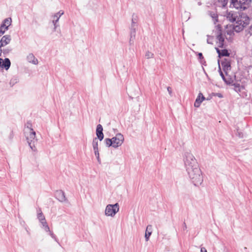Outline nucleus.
<instances>
[{"instance_id":"1","label":"nucleus","mask_w":252,"mask_h":252,"mask_svg":"<svg viewBox=\"0 0 252 252\" xmlns=\"http://www.w3.org/2000/svg\"><path fill=\"white\" fill-rule=\"evenodd\" d=\"M184 162L186 171L192 183L195 186L201 185L203 182V177L194 157L191 153L186 152Z\"/></svg>"},{"instance_id":"2","label":"nucleus","mask_w":252,"mask_h":252,"mask_svg":"<svg viewBox=\"0 0 252 252\" xmlns=\"http://www.w3.org/2000/svg\"><path fill=\"white\" fill-rule=\"evenodd\" d=\"M230 6L241 10L248 8L251 4L252 0H230ZM228 0H218L219 6L224 7L227 4Z\"/></svg>"},{"instance_id":"3","label":"nucleus","mask_w":252,"mask_h":252,"mask_svg":"<svg viewBox=\"0 0 252 252\" xmlns=\"http://www.w3.org/2000/svg\"><path fill=\"white\" fill-rule=\"evenodd\" d=\"M124 141V136L120 133H117L115 137L111 139L106 138L104 140L105 143L108 147L112 146L115 148H117L121 146Z\"/></svg>"},{"instance_id":"4","label":"nucleus","mask_w":252,"mask_h":252,"mask_svg":"<svg viewBox=\"0 0 252 252\" xmlns=\"http://www.w3.org/2000/svg\"><path fill=\"white\" fill-rule=\"evenodd\" d=\"M225 16L226 19L230 22H235L239 25H242V20L240 19V14L239 13L233 11H227Z\"/></svg>"},{"instance_id":"5","label":"nucleus","mask_w":252,"mask_h":252,"mask_svg":"<svg viewBox=\"0 0 252 252\" xmlns=\"http://www.w3.org/2000/svg\"><path fill=\"white\" fill-rule=\"evenodd\" d=\"M119 211V205L118 203L115 204H108L105 208V214L107 216L114 217Z\"/></svg>"},{"instance_id":"6","label":"nucleus","mask_w":252,"mask_h":252,"mask_svg":"<svg viewBox=\"0 0 252 252\" xmlns=\"http://www.w3.org/2000/svg\"><path fill=\"white\" fill-rule=\"evenodd\" d=\"M11 22L12 20L11 18H6L2 21L0 26V36L3 34L6 31L8 30Z\"/></svg>"},{"instance_id":"7","label":"nucleus","mask_w":252,"mask_h":252,"mask_svg":"<svg viewBox=\"0 0 252 252\" xmlns=\"http://www.w3.org/2000/svg\"><path fill=\"white\" fill-rule=\"evenodd\" d=\"M217 39L219 41V47L220 48H223L224 42V37L222 34L221 28L219 26H218V34L217 35Z\"/></svg>"},{"instance_id":"8","label":"nucleus","mask_w":252,"mask_h":252,"mask_svg":"<svg viewBox=\"0 0 252 252\" xmlns=\"http://www.w3.org/2000/svg\"><path fill=\"white\" fill-rule=\"evenodd\" d=\"M55 196L60 202H64L66 200L65 193L62 190H57L55 192Z\"/></svg>"},{"instance_id":"9","label":"nucleus","mask_w":252,"mask_h":252,"mask_svg":"<svg viewBox=\"0 0 252 252\" xmlns=\"http://www.w3.org/2000/svg\"><path fill=\"white\" fill-rule=\"evenodd\" d=\"M11 40L10 35H5L2 37L0 40V47H2L8 44Z\"/></svg>"},{"instance_id":"10","label":"nucleus","mask_w":252,"mask_h":252,"mask_svg":"<svg viewBox=\"0 0 252 252\" xmlns=\"http://www.w3.org/2000/svg\"><path fill=\"white\" fill-rule=\"evenodd\" d=\"M96 135L97 138L100 141H102L104 138V134L103 133V127L100 124H98L96 126Z\"/></svg>"},{"instance_id":"11","label":"nucleus","mask_w":252,"mask_h":252,"mask_svg":"<svg viewBox=\"0 0 252 252\" xmlns=\"http://www.w3.org/2000/svg\"><path fill=\"white\" fill-rule=\"evenodd\" d=\"M26 133H27V135L26 136L28 143H29L30 141L34 143L35 140H36L35 139V132L33 130Z\"/></svg>"},{"instance_id":"12","label":"nucleus","mask_w":252,"mask_h":252,"mask_svg":"<svg viewBox=\"0 0 252 252\" xmlns=\"http://www.w3.org/2000/svg\"><path fill=\"white\" fill-rule=\"evenodd\" d=\"M205 97L204 96L203 94L201 93H199L198 95L196 98V100L194 103V106L195 107H199L201 103V102L205 100Z\"/></svg>"},{"instance_id":"13","label":"nucleus","mask_w":252,"mask_h":252,"mask_svg":"<svg viewBox=\"0 0 252 252\" xmlns=\"http://www.w3.org/2000/svg\"><path fill=\"white\" fill-rule=\"evenodd\" d=\"M221 66L222 67L223 71L225 72L227 75V71L231 69L230 63L227 61L226 59L224 61L221 62Z\"/></svg>"},{"instance_id":"14","label":"nucleus","mask_w":252,"mask_h":252,"mask_svg":"<svg viewBox=\"0 0 252 252\" xmlns=\"http://www.w3.org/2000/svg\"><path fill=\"white\" fill-rule=\"evenodd\" d=\"M27 60L29 63H32L33 64L36 65L38 63L37 59L35 58L32 53H30L27 56Z\"/></svg>"},{"instance_id":"15","label":"nucleus","mask_w":252,"mask_h":252,"mask_svg":"<svg viewBox=\"0 0 252 252\" xmlns=\"http://www.w3.org/2000/svg\"><path fill=\"white\" fill-rule=\"evenodd\" d=\"M152 233V226L151 225H148L147 226L145 234V238L146 241H148L149 240V238L151 235Z\"/></svg>"},{"instance_id":"16","label":"nucleus","mask_w":252,"mask_h":252,"mask_svg":"<svg viewBox=\"0 0 252 252\" xmlns=\"http://www.w3.org/2000/svg\"><path fill=\"white\" fill-rule=\"evenodd\" d=\"M136 31L135 28H130V39H129V44L132 45L134 44V40L135 37Z\"/></svg>"},{"instance_id":"17","label":"nucleus","mask_w":252,"mask_h":252,"mask_svg":"<svg viewBox=\"0 0 252 252\" xmlns=\"http://www.w3.org/2000/svg\"><path fill=\"white\" fill-rule=\"evenodd\" d=\"M11 62L10 60L8 58H5L3 60L1 67L7 70L9 68Z\"/></svg>"},{"instance_id":"18","label":"nucleus","mask_w":252,"mask_h":252,"mask_svg":"<svg viewBox=\"0 0 252 252\" xmlns=\"http://www.w3.org/2000/svg\"><path fill=\"white\" fill-rule=\"evenodd\" d=\"M231 86L233 87L232 89H233L237 93H239L241 92L242 90L245 89L244 86H241L240 84L238 83H234Z\"/></svg>"},{"instance_id":"19","label":"nucleus","mask_w":252,"mask_h":252,"mask_svg":"<svg viewBox=\"0 0 252 252\" xmlns=\"http://www.w3.org/2000/svg\"><path fill=\"white\" fill-rule=\"evenodd\" d=\"M64 14V12L63 10H60L58 12L55 13L53 15V20L52 21V23H58L60 17L62 15Z\"/></svg>"},{"instance_id":"20","label":"nucleus","mask_w":252,"mask_h":252,"mask_svg":"<svg viewBox=\"0 0 252 252\" xmlns=\"http://www.w3.org/2000/svg\"><path fill=\"white\" fill-rule=\"evenodd\" d=\"M92 144L94 155H97V152H99L98 148V140L97 138L95 137L93 139Z\"/></svg>"},{"instance_id":"21","label":"nucleus","mask_w":252,"mask_h":252,"mask_svg":"<svg viewBox=\"0 0 252 252\" xmlns=\"http://www.w3.org/2000/svg\"><path fill=\"white\" fill-rule=\"evenodd\" d=\"M32 127V124L31 122L28 121L26 123L25 126L24 132L26 134L27 132L33 130Z\"/></svg>"},{"instance_id":"22","label":"nucleus","mask_w":252,"mask_h":252,"mask_svg":"<svg viewBox=\"0 0 252 252\" xmlns=\"http://www.w3.org/2000/svg\"><path fill=\"white\" fill-rule=\"evenodd\" d=\"M229 55L230 54L228 51L226 49L221 50L220 52L219 53V57L220 58L221 57H229Z\"/></svg>"},{"instance_id":"23","label":"nucleus","mask_w":252,"mask_h":252,"mask_svg":"<svg viewBox=\"0 0 252 252\" xmlns=\"http://www.w3.org/2000/svg\"><path fill=\"white\" fill-rule=\"evenodd\" d=\"M37 218L40 222L46 220L45 217L42 213L40 209H39L38 210Z\"/></svg>"},{"instance_id":"24","label":"nucleus","mask_w":252,"mask_h":252,"mask_svg":"<svg viewBox=\"0 0 252 252\" xmlns=\"http://www.w3.org/2000/svg\"><path fill=\"white\" fill-rule=\"evenodd\" d=\"M42 225V227L44 229L45 231H50V228L46 222V220H44L42 222H40Z\"/></svg>"},{"instance_id":"25","label":"nucleus","mask_w":252,"mask_h":252,"mask_svg":"<svg viewBox=\"0 0 252 252\" xmlns=\"http://www.w3.org/2000/svg\"><path fill=\"white\" fill-rule=\"evenodd\" d=\"M224 82L228 85L232 86V85L234 83L233 80L230 77L226 78L225 79H224Z\"/></svg>"},{"instance_id":"26","label":"nucleus","mask_w":252,"mask_h":252,"mask_svg":"<svg viewBox=\"0 0 252 252\" xmlns=\"http://www.w3.org/2000/svg\"><path fill=\"white\" fill-rule=\"evenodd\" d=\"M18 82V79L17 77H13L12 78L9 82V84L11 87L13 86L15 84H16Z\"/></svg>"},{"instance_id":"27","label":"nucleus","mask_w":252,"mask_h":252,"mask_svg":"<svg viewBox=\"0 0 252 252\" xmlns=\"http://www.w3.org/2000/svg\"><path fill=\"white\" fill-rule=\"evenodd\" d=\"M197 55L198 58L200 60L201 63H202V64H204V63H205L206 62L204 59L203 54L201 53H198Z\"/></svg>"},{"instance_id":"28","label":"nucleus","mask_w":252,"mask_h":252,"mask_svg":"<svg viewBox=\"0 0 252 252\" xmlns=\"http://www.w3.org/2000/svg\"><path fill=\"white\" fill-rule=\"evenodd\" d=\"M154 54L149 51H147L145 54V57L148 59L154 58Z\"/></svg>"},{"instance_id":"29","label":"nucleus","mask_w":252,"mask_h":252,"mask_svg":"<svg viewBox=\"0 0 252 252\" xmlns=\"http://www.w3.org/2000/svg\"><path fill=\"white\" fill-rule=\"evenodd\" d=\"M12 51V49L11 48L8 47L5 49H2V53L4 55H8L11 51Z\"/></svg>"},{"instance_id":"30","label":"nucleus","mask_w":252,"mask_h":252,"mask_svg":"<svg viewBox=\"0 0 252 252\" xmlns=\"http://www.w3.org/2000/svg\"><path fill=\"white\" fill-rule=\"evenodd\" d=\"M28 144H29L30 148L32 149V150L34 152L36 151V149L35 147L34 143L30 141V142L28 143Z\"/></svg>"},{"instance_id":"31","label":"nucleus","mask_w":252,"mask_h":252,"mask_svg":"<svg viewBox=\"0 0 252 252\" xmlns=\"http://www.w3.org/2000/svg\"><path fill=\"white\" fill-rule=\"evenodd\" d=\"M207 37H208V38L207 40V43L212 44L213 39H214V37L213 36H210V35H207Z\"/></svg>"},{"instance_id":"32","label":"nucleus","mask_w":252,"mask_h":252,"mask_svg":"<svg viewBox=\"0 0 252 252\" xmlns=\"http://www.w3.org/2000/svg\"><path fill=\"white\" fill-rule=\"evenodd\" d=\"M49 232V234L50 235V236L54 239L56 242H58V239L56 236V235L53 233V232L51 231H48Z\"/></svg>"},{"instance_id":"33","label":"nucleus","mask_w":252,"mask_h":252,"mask_svg":"<svg viewBox=\"0 0 252 252\" xmlns=\"http://www.w3.org/2000/svg\"><path fill=\"white\" fill-rule=\"evenodd\" d=\"M245 21L246 22H244V21H242V25L241 26H242V27H239V29H241V30H242L243 28L245 27V26L246 25L248 24V22L247 21V20H245Z\"/></svg>"},{"instance_id":"34","label":"nucleus","mask_w":252,"mask_h":252,"mask_svg":"<svg viewBox=\"0 0 252 252\" xmlns=\"http://www.w3.org/2000/svg\"><path fill=\"white\" fill-rule=\"evenodd\" d=\"M136 25V22L135 21V19L133 18L132 19V23L131 28H135V26Z\"/></svg>"},{"instance_id":"35","label":"nucleus","mask_w":252,"mask_h":252,"mask_svg":"<svg viewBox=\"0 0 252 252\" xmlns=\"http://www.w3.org/2000/svg\"><path fill=\"white\" fill-rule=\"evenodd\" d=\"M219 72H220V75L221 76L222 80L224 81V79H225L226 78L225 77L224 74H223L222 72L221 71L220 67H219Z\"/></svg>"},{"instance_id":"36","label":"nucleus","mask_w":252,"mask_h":252,"mask_svg":"<svg viewBox=\"0 0 252 252\" xmlns=\"http://www.w3.org/2000/svg\"><path fill=\"white\" fill-rule=\"evenodd\" d=\"M236 134L240 138H242L243 137V133L241 132H240L237 130V132L236 133Z\"/></svg>"},{"instance_id":"37","label":"nucleus","mask_w":252,"mask_h":252,"mask_svg":"<svg viewBox=\"0 0 252 252\" xmlns=\"http://www.w3.org/2000/svg\"><path fill=\"white\" fill-rule=\"evenodd\" d=\"M214 95L216 96H218L219 98H222L223 95L220 93H215L214 94Z\"/></svg>"},{"instance_id":"38","label":"nucleus","mask_w":252,"mask_h":252,"mask_svg":"<svg viewBox=\"0 0 252 252\" xmlns=\"http://www.w3.org/2000/svg\"><path fill=\"white\" fill-rule=\"evenodd\" d=\"M53 24L54 25V29L53 31H55L57 29V28L59 26V25L58 24V23H53Z\"/></svg>"},{"instance_id":"39","label":"nucleus","mask_w":252,"mask_h":252,"mask_svg":"<svg viewBox=\"0 0 252 252\" xmlns=\"http://www.w3.org/2000/svg\"><path fill=\"white\" fill-rule=\"evenodd\" d=\"M95 157H96V158H97L98 162L100 163H101V160H100V158H99V152H97V155H95Z\"/></svg>"},{"instance_id":"40","label":"nucleus","mask_w":252,"mask_h":252,"mask_svg":"<svg viewBox=\"0 0 252 252\" xmlns=\"http://www.w3.org/2000/svg\"><path fill=\"white\" fill-rule=\"evenodd\" d=\"M95 157H96V158H97L98 162L100 163H101V160H100V158H99V152H97V155H95Z\"/></svg>"},{"instance_id":"41","label":"nucleus","mask_w":252,"mask_h":252,"mask_svg":"<svg viewBox=\"0 0 252 252\" xmlns=\"http://www.w3.org/2000/svg\"><path fill=\"white\" fill-rule=\"evenodd\" d=\"M167 91H168V92L169 94L170 95H172V89H171V87H167Z\"/></svg>"},{"instance_id":"42","label":"nucleus","mask_w":252,"mask_h":252,"mask_svg":"<svg viewBox=\"0 0 252 252\" xmlns=\"http://www.w3.org/2000/svg\"><path fill=\"white\" fill-rule=\"evenodd\" d=\"M187 228V225H186V223L184 222V223H183V230H186Z\"/></svg>"},{"instance_id":"43","label":"nucleus","mask_w":252,"mask_h":252,"mask_svg":"<svg viewBox=\"0 0 252 252\" xmlns=\"http://www.w3.org/2000/svg\"><path fill=\"white\" fill-rule=\"evenodd\" d=\"M200 252H207V251L204 247H202L200 250Z\"/></svg>"},{"instance_id":"44","label":"nucleus","mask_w":252,"mask_h":252,"mask_svg":"<svg viewBox=\"0 0 252 252\" xmlns=\"http://www.w3.org/2000/svg\"><path fill=\"white\" fill-rule=\"evenodd\" d=\"M211 16L213 18H217V17H218L217 15L215 14V13H213V14L211 13Z\"/></svg>"},{"instance_id":"45","label":"nucleus","mask_w":252,"mask_h":252,"mask_svg":"<svg viewBox=\"0 0 252 252\" xmlns=\"http://www.w3.org/2000/svg\"><path fill=\"white\" fill-rule=\"evenodd\" d=\"M249 32L252 34V25L251 26L250 28Z\"/></svg>"},{"instance_id":"46","label":"nucleus","mask_w":252,"mask_h":252,"mask_svg":"<svg viewBox=\"0 0 252 252\" xmlns=\"http://www.w3.org/2000/svg\"><path fill=\"white\" fill-rule=\"evenodd\" d=\"M216 51L217 52V53L219 54V53H220V50H220L218 48H216Z\"/></svg>"},{"instance_id":"47","label":"nucleus","mask_w":252,"mask_h":252,"mask_svg":"<svg viewBox=\"0 0 252 252\" xmlns=\"http://www.w3.org/2000/svg\"><path fill=\"white\" fill-rule=\"evenodd\" d=\"M2 62H3V59L1 58H0V67L1 66Z\"/></svg>"},{"instance_id":"48","label":"nucleus","mask_w":252,"mask_h":252,"mask_svg":"<svg viewBox=\"0 0 252 252\" xmlns=\"http://www.w3.org/2000/svg\"><path fill=\"white\" fill-rule=\"evenodd\" d=\"M1 47H0V57L1 56V53L2 52V50L1 49Z\"/></svg>"},{"instance_id":"49","label":"nucleus","mask_w":252,"mask_h":252,"mask_svg":"<svg viewBox=\"0 0 252 252\" xmlns=\"http://www.w3.org/2000/svg\"><path fill=\"white\" fill-rule=\"evenodd\" d=\"M198 4H199V5H200V4H201V3H200V2H198Z\"/></svg>"}]
</instances>
